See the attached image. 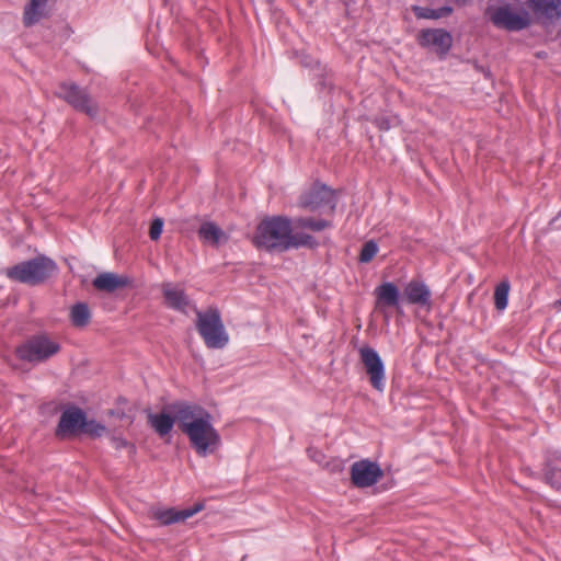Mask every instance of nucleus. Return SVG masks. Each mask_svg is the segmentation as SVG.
I'll use <instances>...</instances> for the list:
<instances>
[{"mask_svg": "<svg viewBox=\"0 0 561 561\" xmlns=\"http://www.w3.org/2000/svg\"><path fill=\"white\" fill-rule=\"evenodd\" d=\"M175 419L179 428L188 437L198 456L206 457L219 449L221 437L206 409L196 404L179 403Z\"/></svg>", "mask_w": 561, "mask_h": 561, "instance_id": "f257e3e1", "label": "nucleus"}, {"mask_svg": "<svg viewBox=\"0 0 561 561\" xmlns=\"http://www.w3.org/2000/svg\"><path fill=\"white\" fill-rule=\"evenodd\" d=\"M253 243L257 248L277 252L317 245V241L311 234L295 231L291 219L283 216L263 219L256 227Z\"/></svg>", "mask_w": 561, "mask_h": 561, "instance_id": "f03ea898", "label": "nucleus"}, {"mask_svg": "<svg viewBox=\"0 0 561 561\" xmlns=\"http://www.w3.org/2000/svg\"><path fill=\"white\" fill-rule=\"evenodd\" d=\"M57 270L54 261L39 256L22 262L7 271L9 278L26 284H37L51 276Z\"/></svg>", "mask_w": 561, "mask_h": 561, "instance_id": "7ed1b4c3", "label": "nucleus"}, {"mask_svg": "<svg viewBox=\"0 0 561 561\" xmlns=\"http://www.w3.org/2000/svg\"><path fill=\"white\" fill-rule=\"evenodd\" d=\"M196 327L208 347L222 348L228 343L229 337L217 310L197 311Z\"/></svg>", "mask_w": 561, "mask_h": 561, "instance_id": "20e7f679", "label": "nucleus"}, {"mask_svg": "<svg viewBox=\"0 0 561 561\" xmlns=\"http://www.w3.org/2000/svg\"><path fill=\"white\" fill-rule=\"evenodd\" d=\"M59 344L46 335L35 336L18 347L19 358L31 363L42 362L59 351Z\"/></svg>", "mask_w": 561, "mask_h": 561, "instance_id": "39448f33", "label": "nucleus"}, {"mask_svg": "<svg viewBox=\"0 0 561 561\" xmlns=\"http://www.w3.org/2000/svg\"><path fill=\"white\" fill-rule=\"evenodd\" d=\"M488 15L491 22L500 28L519 31L527 27L530 16L526 11H515L510 7L489 8Z\"/></svg>", "mask_w": 561, "mask_h": 561, "instance_id": "423d86ee", "label": "nucleus"}, {"mask_svg": "<svg viewBox=\"0 0 561 561\" xmlns=\"http://www.w3.org/2000/svg\"><path fill=\"white\" fill-rule=\"evenodd\" d=\"M57 95L68 102L78 111H82L91 117L98 114V105L89 98V95L73 83L60 84Z\"/></svg>", "mask_w": 561, "mask_h": 561, "instance_id": "0eeeda50", "label": "nucleus"}, {"mask_svg": "<svg viewBox=\"0 0 561 561\" xmlns=\"http://www.w3.org/2000/svg\"><path fill=\"white\" fill-rule=\"evenodd\" d=\"M362 363L369 376L371 386L378 390L385 389V365L379 354L371 347L364 346L359 348Z\"/></svg>", "mask_w": 561, "mask_h": 561, "instance_id": "6e6552de", "label": "nucleus"}, {"mask_svg": "<svg viewBox=\"0 0 561 561\" xmlns=\"http://www.w3.org/2000/svg\"><path fill=\"white\" fill-rule=\"evenodd\" d=\"M300 205L311 211L328 209L332 213L336 205L335 194L325 185L314 186L301 196Z\"/></svg>", "mask_w": 561, "mask_h": 561, "instance_id": "1a4fd4ad", "label": "nucleus"}, {"mask_svg": "<svg viewBox=\"0 0 561 561\" xmlns=\"http://www.w3.org/2000/svg\"><path fill=\"white\" fill-rule=\"evenodd\" d=\"M376 294V310L380 312L386 321L390 319V308L397 309L402 312L400 307V291L399 288L390 282L382 283L375 289Z\"/></svg>", "mask_w": 561, "mask_h": 561, "instance_id": "9d476101", "label": "nucleus"}, {"mask_svg": "<svg viewBox=\"0 0 561 561\" xmlns=\"http://www.w3.org/2000/svg\"><path fill=\"white\" fill-rule=\"evenodd\" d=\"M381 477V468L367 459L356 461L351 467L352 482L358 488L370 486L377 483Z\"/></svg>", "mask_w": 561, "mask_h": 561, "instance_id": "9b49d317", "label": "nucleus"}, {"mask_svg": "<svg viewBox=\"0 0 561 561\" xmlns=\"http://www.w3.org/2000/svg\"><path fill=\"white\" fill-rule=\"evenodd\" d=\"M204 508L202 503L195 504L191 508L178 511L172 507L154 506L149 511L150 517L158 520L161 525H170L184 522L194 516Z\"/></svg>", "mask_w": 561, "mask_h": 561, "instance_id": "f8f14e48", "label": "nucleus"}, {"mask_svg": "<svg viewBox=\"0 0 561 561\" xmlns=\"http://www.w3.org/2000/svg\"><path fill=\"white\" fill-rule=\"evenodd\" d=\"M85 414L79 408H69L60 416L56 431L57 436L64 438L81 433L84 426Z\"/></svg>", "mask_w": 561, "mask_h": 561, "instance_id": "ddd939ff", "label": "nucleus"}, {"mask_svg": "<svg viewBox=\"0 0 561 561\" xmlns=\"http://www.w3.org/2000/svg\"><path fill=\"white\" fill-rule=\"evenodd\" d=\"M162 294L167 307L183 313L190 309L191 301L182 286L171 282L163 283Z\"/></svg>", "mask_w": 561, "mask_h": 561, "instance_id": "4468645a", "label": "nucleus"}, {"mask_svg": "<svg viewBox=\"0 0 561 561\" xmlns=\"http://www.w3.org/2000/svg\"><path fill=\"white\" fill-rule=\"evenodd\" d=\"M451 35L444 30H426L420 35V44L433 48L439 54H445L451 47Z\"/></svg>", "mask_w": 561, "mask_h": 561, "instance_id": "2eb2a0df", "label": "nucleus"}, {"mask_svg": "<svg viewBox=\"0 0 561 561\" xmlns=\"http://www.w3.org/2000/svg\"><path fill=\"white\" fill-rule=\"evenodd\" d=\"M403 294L409 304L417 306H430L431 290L422 282L411 280L404 287Z\"/></svg>", "mask_w": 561, "mask_h": 561, "instance_id": "dca6fc26", "label": "nucleus"}, {"mask_svg": "<svg viewBox=\"0 0 561 561\" xmlns=\"http://www.w3.org/2000/svg\"><path fill=\"white\" fill-rule=\"evenodd\" d=\"M48 14V0H30L23 12V23L32 26Z\"/></svg>", "mask_w": 561, "mask_h": 561, "instance_id": "f3484780", "label": "nucleus"}, {"mask_svg": "<svg viewBox=\"0 0 561 561\" xmlns=\"http://www.w3.org/2000/svg\"><path fill=\"white\" fill-rule=\"evenodd\" d=\"M198 234L203 242L210 245L222 244L228 239L226 232L211 221L202 224L198 230Z\"/></svg>", "mask_w": 561, "mask_h": 561, "instance_id": "a211bd4d", "label": "nucleus"}, {"mask_svg": "<svg viewBox=\"0 0 561 561\" xmlns=\"http://www.w3.org/2000/svg\"><path fill=\"white\" fill-rule=\"evenodd\" d=\"M178 405L179 403L172 407L173 416L165 412L149 415V423L159 435H167L173 428V425L176 422L175 410Z\"/></svg>", "mask_w": 561, "mask_h": 561, "instance_id": "6ab92c4d", "label": "nucleus"}, {"mask_svg": "<svg viewBox=\"0 0 561 561\" xmlns=\"http://www.w3.org/2000/svg\"><path fill=\"white\" fill-rule=\"evenodd\" d=\"M127 284V278L114 273H102L93 279V286L100 290L114 291Z\"/></svg>", "mask_w": 561, "mask_h": 561, "instance_id": "aec40b11", "label": "nucleus"}, {"mask_svg": "<svg viewBox=\"0 0 561 561\" xmlns=\"http://www.w3.org/2000/svg\"><path fill=\"white\" fill-rule=\"evenodd\" d=\"M293 227L295 231L305 232V230L310 231H322L331 226V222L325 219H317L312 217H298L291 220Z\"/></svg>", "mask_w": 561, "mask_h": 561, "instance_id": "412c9836", "label": "nucleus"}, {"mask_svg": "<svg viewBox=\"0 0 561 561\" xmlns=\"http://www.w3.org/2000/svg\"><path fill=\"white\" fill-rule=\"evenodd\" d=\"M91 318V313L87 304L79 302L72 306L70 310V319L75 327H85Z\"/></svg>", "mask_w": 561, "mask_h": 561, "instance_id": "4be33fe9", "label": "nucleus"}, {"mask_svg": "<svg viewBox=\"0 0 561 561\" xmlns=\"http://www.w3.org/2000/svg\"><path fill=\"white\" fill-rule=\"evenodd\" d=\"M510 283L507 280L501 282L494 290V304L495 308L500 311L506 309L508 304Z\"/></svg>", "mask_w": 561, "mask_h": 561, "instance_id": "5701e85b", "label": "nucleus"}, {"mask_svg": "<svg viewBox=\"0 0 561 561\" xmlns=\"http://www.w3.org/2000/svg\"><path fill=\"white\" fill-rule=\"evenodd\" d=\"M416 15L419 18L424 19H439L443 16L448 15L451 12V9L449 7H443L440 9H423V8H416Z\"/></svg>", "mask_w": 561, "mask_h": 561, "instance_id": "b1692460", "label": "nucleus"}, {"mask_svg": "<svg viewBox=\"0 0 561 561\" xmlns=\"http://www.w3.org/2000/svg\"><path fill=\"white\" fill-rule=\"evenodd\" d=\"M378 244L375 241H367L362 248L359 261L362 263L370 262L374 259V256L378 253Z\"/></svg>", "mask_w": 561, "mask_h": 561, "instance_id": "393cba45", "label": "nucleus"}, {"mask_svg": "<svg viewBox=\"0 0 561 561\" xmlns=\"http://www.w3.org/2000/svg\"><path fill=\"white\" fill-rule=\"evenodd\" d=\"M106 432L104 425L98 423L96 421H87L84 420V426L82 427L81 433L89 434L93 437H100Z\"/></svg>", "mask_w": 561, "mask_h": 561, "instance_id": "a878e982", "label": "nucleus"}, {"mask_svg": "<svg viewBox=\"0 0 561 561\" xmlns=\"http://www.w3.org/2000/svg\"><path fill=\"white\" fill-rule=\"evenodd\" d=\"M538 4L547 13L561 14V0H541Z\"/></svg>", "mask_w": 561, "mask_h": 561, "instance_id": "bb28decb", "label": "nucleus"}, {"mask_svg": "<svg viewBox=\"0 0 561 561\" xmlns=\"http://www.w3.org/2000/svg\"><path fill=\"white\" fill-rule=\"evenodd\" d=\"M163 230V220L161 218H156L150 226L149 236L151 240H158Z\"/></svg>", "mask_w": 561, "mask_h": 561, "instance_id": "cd10ccee", "label": "nucleus"}, {"mask_svg": "<svg viewBox=\"0 0 561 561\" xmlns=\"http://www.w3.org/2000/svg\"><path fill=\"white\" fill-rule=\"evenodd\" d=\"M111 443H112V446L117 450L123 449V448H129L130 450H133V446L121 436H113L111 438Z\"/></svg>", "mask_w": 561, "mask_h": 561, "instance_id": "c85d7f7f", "label": "nucleus"}, {"mask_svg": "<svg viewBox=\"0 0 561 561\" xmlns=\"http://www.w3.org/2000/svg\"><path fill=\"white\" fill-rule=\"evenodd\" d=\"M308 455H309V457H310L313 461H316V462H318V463H322L323 458H324V457H323V455H322L320 451L314 450L313 448H309V449H308Z\"/></svg>", "mask_w": 561, "mask_h": 561, "instance_id": "c756f323", "label": "nucleus"}, {"mask_svg": "<svg viewBox=\"0 0 561 561\" xmlns=\"http://www.w3.org/2000/svg\"><path fill=\"white\" fill-rule=\"evenodd\" d=\"M377 123L381 129H389L393 125V122L388 119H379Z\"/></svg>", "mask_w": 561, "mask_h": 561, "instance_id": "7c9ffc66", "label": "nucleus"}, {"mask_svg": "<svg viewBox=\"0 0 561 561\" xmlns=\"http://www.w3.org/2000/svg\"><path fill=\"white\" fill-rule=\"evenodd\" d=\"M557 305H559L561 307V299L557 302Z\"/></svg>", "mask_w": 561, "mask_h": 561, "instance_id": "2f4dec72", "label": "nucleus"}]
</instances>
